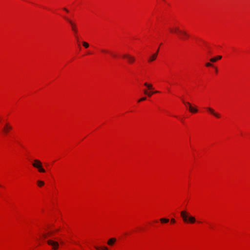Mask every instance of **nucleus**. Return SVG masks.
<instances>
[{"instance_id": "nucleus-1", "label": "nucleus", "mask_w": 250, "mask_h": 250, "mask_svg": "<svg viewBox=\"0 0 250 250\" xmlns=\"http://www.w3.org/2000/svg\"><path fill=\"white\" fill-rule=\"evenodd\" d=\"M180 213L184 222L193 224L196 222L195 218L194 216L190 215L186 210L182 211Z\"/></svg>"}, {"instance_id": "nucleus-2", "label": "nucleus", "mask_w": 250, "mask_h": 250, "mask_svg": "<svg viewBox=\"0 0 250 250\" xmlns=\"http://www.w3.org/2000/svg\"><path fill=\"white\" fill-rule=\"evenodd\" d=\"M170 32L173 33H176L178 35L180 39L185 40L186 38L188 37V33L185 31L179 29L178 27H175L174 28H169Z\"/></svg>"}, {"instance_id": "nucleus-3", "label": "nucleus", "mask_w": 250, "mask_h": 250, "mask_svg": "<svg viewBox=\"0 0 250 250\" xmlns=\"http://www.w3.org/2000/svg\"><path fill=\"white\" fill-rule=\"evenodd\" d=\"M32 166L37 168L38 171L40 172H45L44 169L42 167V162L37 159H35L33 161Z\"/></svg>"}, {"instance_id": "nucleus-4", "label": "nucleus", "mask_w": 250, "mask_h": 250, "mask_svg": "<svg viewBox=\"0 0 250 250\" xmlns=\"http://www.w3.org/2000/svg\"><path fill=\"white\" fill-rule=\"evenodd\" d=\"M64 19L67 21L71 26L72 30L74 32V34L76 35L78 32V29L76 24L73 22L71 20L66 17H64Z\"/></svg>"}, {"instance_id": "nucleus-5", "label": "nucleus", "mask_w": 250, "mask_h": 250, "mask_svg": "<svg viewBox=\"0 0 250 250\" xmlns=\"http://www.w3.org/2000/svg\"><path fill=\"white\" fill-rule=\"evenodd\" d=\"M183 103L185 105H188V110L189 111L193 113H196L198 112V109L194 107L189 102H185L184 100H182Z\"/></svg>"}, {"instance_id": "nucleus-6", "label": "nucleus", "mask_w": 250, "mask_h": 250, "mask_svg": "<svg viewBox=\"0 0 250 250\" xmlns=\"http://www.w3.org/2000/svg\"><path fill=\"white\" fill-rule=\"evenodd\" d=\"M47 243L48 245L52 246V249L54 250H56L58 249L59 246V243L55 241L52 240H49L47 241Z\"/></svg>"}, {"instance_id": "nucleus-7", "label": "nucleus", "mask_w": 250, "mask_h": 250, "mask_svg": "<svg viewBox=\"0 0 250 250\" xmlns=\"http://www.w3.org/2000/svg\"><path fill=\"white\" fill-rule=\"evenodd\" d=\"M123 58L126 59L129 63H133L135 61V58L128 54H124Z\"/></svg>"}, {"instance_id": "nucleus-8", "label": "nucleus", "mask_w": 250, "mask_h": 250, "mask_svg": "<svg viewBox=\"0 0 250 250\" xmlns=\"http://www.w3.org/2000/svg\"><path fill=\"white\" fill-rule=\"evenodd\" d=\"M206 109L208 112H209L211 114L214 115L216 118H219L220 117V115L219 113L215 112L213 109L209 107H206Z\"/></svg>"}, {"instance_id": "nucleus-9", "label": "nucleus", "mask_w": 250, "mask_h": 250, "mask_svg": "<svg viewBox=\"0 0 250 250\" xmlns=\"http://www.w3.org/2000/svg\"><path fill=\"white\" fill-rule=\"evenodd\" d=\"M12 129V126H10L9 125H8V124H6L5 126H4V127L3 128V131L5 133H7L8 132V131Z\"/></svg>"}, {"instance_id": "nucleus-10", "label": "nucleus", "mask_w": 250, "mask_h": 250, "mask_svg": "<svg viewBox=\"0 0 250 250\" xmlns=\"http://www.w3.org/2000/svg\"><path fill=\"white\" fill-rule=\"evenodd\" d=\"M157 57V52L153 54L151 56H150L149 58L148 62H151L154 61Z\"/></svg>"}, {"instance_id": "nucleus-11", "label": "nucleus", "mask_w": 250, "mask_h": 250, "mask_svg": "<svg viewBox=\"0 0 250 250\" xmlns=\"http://www.w3.org/2000/svg\"><path fill=\"white\" fill-rule=\"evenodd\" d=\"M116 239L115 238H111L107 241V244L110 246H112L116 242Z\"/></svg>"}, {"instance_id": "nucleus-12", "label": "nucleus", "mask_w": 250, "mask_h": 250, "mask_svg": "<svg viewBox=\"0 0 250 250\" xmlns=\"http://www.w3.org/2000/svg\"><path fill=\"white\" fill-rule=\"evenodd\" d=\"M221 58H222L221 56H217L216 57L212 58L210 59V61L211 62H214L216 61H217V60H220Z\"/></svg>"}, {"instance_id": "nucleus-13", "label": "nucleus", "mask_w": 250, "mask_h": 250, "mask_svg": "<svg viewBox=\"0 0 250 250\" xmlns=\"http://www.w3.org/2000/svg\"><path fill=\"white\" fill-rule=\"evenodd\" d=\"M144 93L145 95H147L148 97H151L153 94V91H148L146 89H144Z\"/></svg>"}, {"instance_id": "nucleus-14", "label": "nucleus", "mask_w": 250, "mask_h": 250, "mask_svg": "<svg viewBox=\"0 0 250 250\" xmlns=\"http://www.w3.org/2000/svg\"><path fill=\"white\" fill-rule=\"evenodd\" d=\"M144 85L146 86L148 89L149 90H152L153 89V86L151 84L148 83H144Z\"/></svg>"}, {"instance_id": "nucleus-15", "label": "nucleus", "mask_w": 250, "mask_h": 250, "mask_svg": "<svg viewBox=\"0 0 250 250\" xmlns=\"http://www.w3.org/2000/svg\"><path fill=\"white\" fill-rule=\"evenodd\" d=\"M160 221L162 223H168L169 222V219H167V218H161L160 219Z\"/></svg>"}, {"instance_id": "nucleus-16", "label": "nucleus", "mask_w": 250, "mask_h": 250, "mask_svg": "<svg viewBox=\"0 0 250 250\" xmlns=\"http://www.w3.org/2000/svg\"><path fill=\"white\" fill-rule=\"evenodd\" d=\"M95 248L97 250H108V248L106 247H104L103 248H99L95 246Z\"/></svg>"}, {"instance_id": "nucleus-17", "label": "nucleus", "mask_w": 250, "mask_h": 250, "mask_svg": "<svg viewBox=\"0 0 250 250\" xmlns=\"http://www.w3.org/2000/svg\"><path fill=\"white\" fill-rule=\"evenodd\" d=\"M37 184L39 187H42V186H43L44 184V183L43 181H40V180H38L37 181Z\"/></svg>"}, {"instance_id": "nucleus-18", "label": "nucleus", "mask_w": 250, "mask_h": 250, "mask_svg": "<svg viewBox=\"0 0 250 250\" xmlns=\"http://www.w3.org/2000/svg\"><path fill=\"white\" fill-rule=\"evenodd\" d=\"M83 45L85 48H88L89 47V44L87 42H83Z\"/></svg>"}, {"instance_id": "nucleus-19", "label": "nucleus", "mask_w": 250, "mask_h": 250, "mask_svg": "<svg viewBox=\"0 0 250 250\" xmlns=\"http://www.w3.org/2000/svg\"><path fill=\"white\" fill-rule=\"evenodd\" d=\"M146 97H143V98H141L140 99H139V100H138V102H142V101H145V100H146Z\"/></svg>"}, {"instance_id": "nucleus-20", "label": "nucleus", "mask_w": 250, "mask_h": 250, "mask_svg": "<svg viewBox=\"0 0 250 250\" xmlns=\"http://www.w3.org/2000/svg\"><path fill=\"white\" fill-rule=\"evenodd\" d=\"M206 66H207V67H209V66H212V64L210 63V62H207L206 64Z\"/></svg>"}, {"instance_id": "nucleus-21", "label": "nucleus", "mask_w": 250, "mask_h": 250, "mask_svg": "<svg viewBox=\"0 0 250 250\" xmlns=\"http://www.w3.org/2000/svg\"><path fill=\"white\" fill-rule=\"evenodd\" d=\"M75 36L76 37V39L77 40V42H79V38H78L77 35V34L75 35Z\"/></svg>"}, {"instance_id": "nucleus-22", "label": "nucleus", "mask_w": 250, "mask_h": 250, "mask_svg": "<svg viewBox=\"0 0 250 250\" xmlns=\"http://www.w3.org/2000/svg\"><path fill=\"white\" fill-rule=\"evenodd\" d=\"M176 222L174 218H172L171 219V222L172 223H175Z\"/></svg>"}, {"instance_id": "nucleus-23", "label": "nucleus", "mask_w": 250, "mask_h": 250, "mask_svg": "<svg viewBox=\"0 0 250 250\" xmlns=\"http://www.w3.org/2000/svg\"><path fill=\"white\" fill-rule=\"evenodd\" d=\"M63 9L66 12H68L69 11L68 9H67L66 8H63Z\"/></svg>"}, {"instance_id": "nucleus-24", "label": "nucleus", "mask_w": 250, "mask_h": 250, "mask_svg": "<svg viewBox=\"0 0 250 250\" xmlns=\"http://www.w3.org/2000/svg\"><path fill=\"white\" fill-rule=\"evenodd\" d=\"M102 51L103 52H108V51L107 50H104V49L102 50Z\"/></svg>"}, {"instance_id": "nucleus-25", "label": "nucleus", "mask_w": 250, "mask_h": 250, "mask_svg": "<svg viewBox=\"0 0 250 250\" xmlns=\"http://www.w3.org/2000/svg\"><path fill=\"white\" fill-rule=\"evenodd\" d=\"M111 54L113 57H116V55L113 53H111Z\"/></svg>"}, {"instance_id": "nucleus-26", "label": "nucleus", "mask_w": 250, "mask_h": 250, "mask_svg": "<svg viewBox=\"0 0 250 250\" xmlns=\"http://www.w3.org/2000/svg\"><path fill=\"white\" fill-rule=\"evenodd\" d=\"M47 235H46V234H43V237H44L45 238H46V237H47Z\"/></svg>"}, {"instance_id": "nucleus-27", "label": "nucleus", "mask_w": 250, "mask_h": 250, "mask_svg": "<svg viewBox=\"0 0 250 250\" xmlns=\"http://www.w3.org/2000/svg\"><path fill=\"white\" fill-rule=\"evenodd\" d=\"M158 92H159V91H153V94L158 93Z\"/></svg>"}, {"instance_id": "nucleus-28", "label": "nucleus", "mask_w": 250, "mask_h": 250, "mask_svg": "<svg viewBox=\"0 0 250 250\" xmlns=\"http://www.w3.org/2000/svg\"><path fill=\"white\" fill-rule=\"evenodd\" d=\"M51 234H52V232H48V235H51Z\"/></svg>"}, {"instance_id": "nucleus-29", "label": "nucleus", "mask_w": 250, "mask_h": 250, "mask_svg": "<svg viewBox=\"0 0 250 250\" xmlns=\"http://www.w3.org/2000/svg\"><path fill=\"white\" fill-rule=\"evenodd\" d=\"M158 51H159V49H157V51L156 52H157V53H158Z\"/></svg>"}, {"instance_id": "nucleus-30", "label": "nucleus", "mask_w": 250, "mask_h": 250, "mask_svg": "<svg viewBox=\"0 0 250 250\" xmlns=\"http://www.w3.org/2000/svg\"><path fill=\"white\" fill-rule=\"evenodd\" d=\"M215 71H216V72L217 71V68H215Z\"/></svg>"}, {"instance_id": "nucleus-31", "label": "nucleus", "mask_w": 250, "mask_h": 250, "mask_svg": "<svg viewBox=\"0 0 250 250\" xmlns=\"http://www.w3.org/2000/svg\"><path fill=\"white\" fill-rule=\"evenodd\" d=\"M61 244H63V242L62 241H61Z\"/></svg>"}, {"instance_id": "nucleus-32", "label": "nucleus", "mask_w": 250, "mask_h": 250, "mask_svg": "<svg viewBox=\"0 0 250 250\" xmlns=\"http://www.w3.org/2000/svg\"><path fill=\"white\" fill-rule=\"evenodd\" d=\"M186 106L188 107V105H186Z\"/></svg>"}]
</instances>
